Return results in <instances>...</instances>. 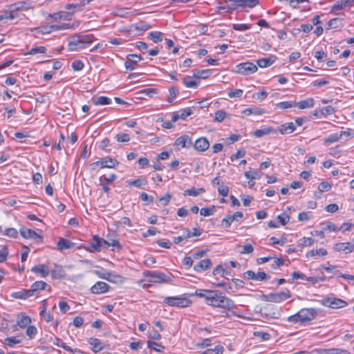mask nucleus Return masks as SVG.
<instances>
[{"label": "nucleus", "instance_id": "nucleus-44", "mask_svg": "<svg viewBox=\"0 0 354 354\" xmlns=\"http://www.w3.org/2000/svg\"><path fill=\"white\" fill-rule=\"evenodd\" d=\"M20 342H21V339H18L17 337H7L4 339V342H3V343L6 345H7L10 347H12L15 344H19Z\"/></svg>", "mask_w": 354, "mask_h": 354}, {"label": "nucleus", "instance_id": "nucleus-5", "mask_svg": "<svg viewBox=\"0 0 354 354\" xmlns=\"http://www.w3.org/2000/svg\"><path fill=\"white\" fill-rule=\"evenodd\" d=\"M320 304L326 307H328L333 309H339L346 307L348 305V302L340 298H337L333 295H330L323 298L319 301Z\"/></svg>", "mask_w": 354, "mask_h": 354}, {"label": "nucleus", "instance_id": "nucleus-21", "mask_svg": "<svg viewBox=\"0 0 354 354\" xmlns=\"http://www.w3.org/2000/svg\"><path fill=\"white\" fill-rule=\"evenodd\" d=\"M296 129V125L294 122H286L278 127V131L281 134H288L292 133Z\"/></svg>", "mask_w": 354, "mask_h": 354}, {"label": "nucleus", "instance_id": "nucleus-1", "mask_svg": "<svg viewBox=\"0 0 354 354\" xmlns=\"http://www.w3.org/2000/svg\"><path fill=\"white\" fill-rule=\"evenodd\" d=\"M207 304L214 307L222 308L227 310H232L234 308V301L228 297L224 296L217 290L209 291L207 300Z\"/></svg>", "mask_w": 354, "mask_h": 354}, {"label": "nucleus", "instance_id": "nucleus-59", "mask_svg": "<svg viewBox=\"0 0 354 354\" xmlns=\"http://www.w3.org/2000/svg\"><path fill=\"white\" fill-rule=\"evenodd\" d=\"M277 219L282 225H285L289 222L290 216L287 214L283 213L277 216Z\"/></svg>", "mask_w": 354, "mask_h": 354}, {"label": "nucleus", "instance_id": "nucleus-6", "mask_svg": "<svg viewBox=\"0 0 354 354\" xmlns=\"http://www.w3.org/2000/svg\"><path fill=\"white\" fill-rule=\"evenodd\" d=\"M291 297L290 290H286L285 291L270 293L263 296V300L265 301L280 303L283 301Z\"/></svg>", "mask_w": 354, "mask_h": 354}, {"label": "nucleus", "instance_id": "nucleus-51", "mask_svg": "<svg viewBox=\"0 0 354 354\" xmlns=\"http://www.w3.org/2000/svg\"><path fill=\"white\" fill-rule=\"evenodd\" d=\"M313 217V214L311 212H300L298 215V220L299 221H308Z\"/></svg>", "mask_w": 354, "mask_h": 354}, {"label": "nucleus", "instance_id": "nucleus-60", "mask_svg": "<svg viewBox=\"0 0 354 354\" xmlns=\"http://www.w3.org/2000/svg\"><path fill=\"white\" fill-rule=\"evenodd\" d=\"M209 291L210 290L198 289L195 291V295L204 298L206 301Z\"/></svg>", "mask_w": 354, "mask_h": 354}, {"label": "nucleus", "instance_id": "nucleus-32", "mask_svg": "<svg viewBox=\"0 0 354 354\" xmlns=\"http://www.w3.org/2000/svg\"><path fill=\"white\" fill-rule=\"evenodd\" d=\"M88 343L92 346V351L95 353L100 352L102 350V346H101V341L97 338H90L88 339Z\"/></svg>", "mask_w": 354, "mask_h": 354}, {"label": "nucleus", "instance_id": "nucleus-42", "mask_svg": "<svg viewBox=\"0 0 354 354\" xmlns=\"http://www.w3.org/2000/svg\"><path fill=\"white\" fill-rule=\"evenodd\" d=\"M327 254L326 250L324 248H319L317 250H312L306 253V257H315V256H326Z\"/></svg>", "mask_w": 354, "mask_h": 354}, {"label": "nucleus", "instance_id": "nucleus-52", "mask_svg": "<svg viewBox=\"0 0 354 354\" xmlns=\"http://www.w3.org/2000/svg\"><path fill=\"white\" fill-rule=\"evenodd\" d=\"M243 93V90L236 88L234 90H232L228 92L227 95L230 98L233 97H241Z\"/></svg>", "mask_w": 354, "mask_h": 354}, {"label": "nucleus", "instance_id": "nucleus-48", "mask_svg": "<svg viewBox=\"0 0 354 354\" xmlns=\"http://www.w3.org/2000/svg\"><path fill=\"white\" fill-rule=\"evenodd\" d=\"M142 59V57L140 55L136 54H130L127 57V62H131L132 64H137Z\"/></svg>", "mask_w": 354, "mask_h": 354}, {"label": "nucleus", "instance_id": "nucleus-7", "mask_svg": "<svg viewBox=\"0 0 354 354\" xmlns=\"http://www.w3.org/2000/svg\"><path fill=\"white\" fill-rule=\"evenodd\" d=\"M145 277H150L149 283H160L167 282L169 280V277L165 274L158 272V271H150L146 270L142 273Z\"/></svg>", "mask_w": 354, "mask_h": 354}, {"label": "nucleus", "instance_id": "nucleus-37", "mask_svg": "<svg viewBox=\"0 0 354 354\" xmlns=\"http://www.w3.org/2000/svg\"><path fill=\"white\" fill-rule=\"evenodd\" d=\"M31 322L30 317L26 315H21L19 317L17 320V325L21 328L26 327Z\"/></svg>", "mask_w": 354, "mask_h": 354}, {"label": "nucleus", "instance_id": "nucleus-28", "mask_svg": "<svg viewBox=\"0 0 354 354\" xmlns=\"http://www.w3.org/2000/svg\"><path fill=\"white\" fill-rule=\"evenodd\" d=\"M129 186H135L138 188H142L143 186L147 185V180L145 177H142L133 180H128L126 182Z\"/></svg>", "mask_w": 354, "mask_h": 354}, {"label": "nucleus", "instance_id": "nucleus-4", "mask_svg": "<svg viewBox=\"0 0 354 354\" xmlns=\"http://www.w3.org/2000/svg\"><path fill=\"white\" fill-rule=\"evenodd\" d=\"M314 106V100L313 98H308L298 102L292 101H285L277 103L276 108L279 109H287L290 108L297 107L299 109H305L312 108Z\"/></svg>", "mask_w": 354, "mask_h": 354}, {"label": "nucleus", "instance_id": "nucleus-9", "mask_svg": "<svg viewBox=\"0 0 354 354\" xmlns=\"http://www.w3.org/2000/svg\"><path fill=\"white\" fill-rule=\"evenodd\" d=\"M164 303L170 306L185 308L191 304V301L190 299L184 297H168L165 298Z\"/></svg>", "mask_w": 354, "mask_h": 354}, {"label": "nucleus", "instance_id": "nucleus-23", "mask_svg": "<svg viewBox=\"0 0 354 354\" xmlns=\"http://www.w3.org/2000/svg\"><path fill=\"white\" fill-rule=\"evenodd\" d=\"M217 102H214L212 105V102H209L208 100H204L202 101L195 102L194 103V105L192 106V109H203L205 108H211V109H215V106L216 105Z\"/></svg>", "mask_w": 354, "mask_h": 354}, {"label": "nucleus", "instance_id": "nucleus-38", "mask_svg": "<svg viewBox=\"0 0 354 354\" xmlns=\"http://www.w3.org/2000/svg\"><path fill=\"white\" fill-rule=\"evenodd\" d=\"M224 348L222 345H217L214 348H209L200 354H223Z\"/></svg>", "mask_w": 354, "mask_h": 354}, {"label": "nucleus", "instance_id": "nucleus-54", "mask_svg": "<svg viewBox=\"0 0 354 354\" xmlns=\"http://www.w3.org/2000/svg\"><path fill=\"white\" fill-rule=\"evenodd\" d=\"M214 206H212V207H203L201 209L200 214L202 216H209L214 214Z\"/></svg>", "mask_w": 354, "mask_h": 354}, {"label": "nucleus", "instance_id": "nucleus-26", "mask_svg": "<svg viewBox=\"0 0 354 354\" xmlns=\"http://www.w3.org/2000/svg\"><path fill=\"white\" fill-rule=\"evenodd\" d=\"M46 287L49 286L46 282L43 281H37L31 285L30 290L33 295L35 292L45 290Z\"/></svg>", "mask_w": 354, "mask_h": 354}, {"label": "nucleus", "instance_id": "nucleus-17", "mask_svg": "<svg viewBox=\"0 0 354 354\" xmlns=\"http://www.w3.org/2000/svg\"><path fill=\"white\" fill-rule=\"evenodd\" d=\"M209 147V142L207 138L201 137L194 142V148L196 150L203 152Z\"/></svg>", "mask_w": 354, "mask_h": 354}, {"label": "nucleus", "instance_id": "nucleus-12", "mask_svg": "<svg viewBox=\"0 0 354 354\" xmlns=\"http://www.w3.org/2000/svg\"><path fill=\"white\" fill-rule=\"evenodd\" d=\"M20 234L24 239H32L39 242H41L42 241V236L31 229L21 227L20 229Z\"/></svg>", "mask_w": 354, "mask_h": 354}, {"label": "nucleus", "instance_id": "nucleus-63", "mask_svg": "<svg viewBox=\"0 0 354 354\" xmlns=\"http://www.w3.org/2000/svg\"><path fill=\"white\" fill-rule=\"evenodd\" d=\"M331 185L328 182H322L318 186L319 190L322 192H328L331 189Z\"/></svg>", "mask_w": 354, "mask_h": 354}, {"label": "nucleus", "instance_id": "nucleus-40", "mask_svg": "<svg viewBox=\"0 0 354 354\" xmlns=\"http://www.w3.org/2000/svg\"><path fill=\"white\" fill-rule=\"evenodd\" d=\"M328 29L337 28L342 26V19L340 18H334L328 22Z\"/></svg>", "mask_w": 354, "mask_h": 354}, {"label": "nucleus", "instance_id": "nucleus-43", "mask_svg": "<svg viewBox=\"0 0 354 354\" xmlns=\"http://www.w3.org/2000/svg\"><path fill=\"white\" fill-rule=\"evenodd\" d=\"M322 228L324 232L330 231V232H336L339 230L336 225L332 222H326L322 223Z\"/></svg>", "mask_w": 354, "mask_h": 354}, {"label": "nucleus", "instance_id": "nucleus-27", "mask_svg": "<svg viewBox=\"0 0 354 354\" xmlns=\"http://www.w3.org/2000/svg\"><path fill=\"white\" fill-rule=\"evenodd\" d=\"M52 277L55 279L64 278L65 272L62 266L55 264L54 269L51 271Z\"/></svg>", "mask_w": 354, "mask_h": 354}, {"label": "nucleus", "instance_id": "nucleus-57", "mask_svg": "<svg viewBox=\"0 0 354 354\" xmlns=\"http://www.w3.org/2000/svg\"><path fill=\"white\" fill-rule=\"evenodd\" d=\"M268 95V93L266 91H261L257 93H255L252 95V97L256 100H263Z\"/></svg>", "mask_w": 354, "mask_h": 354}, {"label": "nucleus", "instance_id": "nucleus-3", "mask_svg": "<svg viewBox=\"0 0 354 354\" xmlns=\"http://www.w3.org/2000/svg\"><path fill=\"white\" fill-rule=\"evenodd\" d=\"M317 315L316 309L313 308H302L295 315L289 316L288 322L292 324H305L313 320Z\"/></svg>", "mask_w": 354, "mask_h": 354}, {"label": "nucleus", "instance_id": "nucleus-62", "mask_svg": "<svg viewBox=\"0 0 354 354\" xmlns=\"http://www.w3.org/2000/svg\"><path fill=\"white\" fill-rule=\"evenodd\" d=\"M8 254V250L6 246H3L0 250V263L4 262Z\"/></svg>", "mask_w": 354, "mask_h": 354}, {"label": "nucleus", "instance_id": "nucleus-11", "mask_svg": "<svg viewBox=\"0 0 354 354\" xmlns=\"http://www.w3.org/2000/svg\"><path fill=\"white\" fill-rule=\"evenodd\" d=\"M257 71V66L251 62H243L236 66V72L243 75L252 74Z\"/></svg>", "mask_w": 354, "mask_h": 354}, {"label": "nucleus", "instance_id": "nucleus-36", "mask_svg": "<svg viewBox=\"0 0 354 354\" xmlns=\"http://www.w3.org/2000/svg\"><path fill=\"white\" fill-rule=\"evenodd\" d=\"M205 192V189L204 188H198L196 189L195 187H192L191 189H187L184 192L185 196H197L199 194L204 193Z\"/></svg>", "mask_w": 354, "mask_h": 354}, {"label": "nucleus", "instance_id": "nucleus-13", "mask_svg": "<svg viewBox=\"0 0 354 354\" xmlns=\"http://www.w3.org/2000/svg\"><path fill=\"white\" fill-rule=\"evenodd\" d=\"M102 249V241L98 235H94L90 242L88 250L94 252H100Z\"/></svg>", "mask_w": 354, "mask_h": 354}, {"label": "nucleus", "instance_id": "nucleus-64", "mask_svg": "<svg viewBox=\"0 0 354 354\" xmlns=\"http://www.w3.org/2000/svg\"><path fill=\"white\" fill-rule=\"evenodd\" d=\"M118 142H127L130 140V137L127 133H119L116 136Z\"/></svg>", "mask_w": 354, "mask_h": 354}, {"label": "nucleus", "instance_id": "nucleus-49", "mask_svg": "<svg viewBox=\"0 0 354 354\" xmlns=\"http://www.w3.org/2000/svg\"><path fill=\"white\" fill-rule=\"evenodd\" d=\"M244 176L246 178L251 180L260 178V174L257 170L252 171H245L244 173Z\"/></svg>", "mask_w": 354, "mask_h": 354}, {"label": "nucleus", "instance_id": "nucleus-24", "mask_svg": "<svg viewBox=\"0 0 354 354\" xmlns=\"http://www.w3.org/2000/svg\"><path fill=\"white\" fill-rule=\"evenodd\" d=\"M319 354H351V353L346 349L340 348H331L328 349H320L318 351Z\"/></svg>", "mask_w": 354, "mask_h": 354}, {"label": "nucleus", "instance_id": "nucleus-22", "mask_svg": "<svg viewBox=\"0 0 354 354\" xmlns=\"http://www.w3.org/2000/svg\"><path fill=\"white\" fill-rule=\"evenodd\" d=\"M75 245V243L71 242V241L66 239L64 238H59V241L57 243V249L59 251H63L64 250L71 249Z\"/></svg>", "mask_w": 354, "mask_h": 354}, {"label": "nucleus", "instance_id": "nucleus-56", "mask_svg": "<svg viewBox=\"0 0 354 354\" xmlns=\"http://www.w3.org/2000/svg\"><path fill=\"white\" fill-rule=\"evenodd\" d=\"M246 153V151L245 150L242 148V149H239L236 153L233 154L231 157H230V159L232 161H234V160H236V159H239L240 158H243V156H245Z\"/></svg>", "mask_w": 354, "mask_h": 354}, {"label": "nucleus", "instance_id": "nucleus-39", "mask_svg": "<svg viewBox=\"0 0 354 354\" xmlns=\"http://www.w3.org/2000/svg\"><path fill=\"white\" fill-rule=\"evenodd\" d=\"M183 82L187 88L196 87L198 84V82L193 80L191 76H185L183 80Z\"/></svg>", "mask_w": 354, "mask_h": 354}, {"label": "nucleus", "instance_id": "nucleus-53", "mask_svg": "<svg viewBox=\"0 0 354 354\" xmlns=\"http://www.w3.org/2000/svg\"><path fill=\"white\" fill-rule=\"evenodd\" d=\"M107 272H105L104 270H95V273L101 279H106L110 282H113V279H109V275L106 274Z\"/></svg>", "mask_w": 354, "mask_h": 354}, {"label": "nucleus", "instance_id": "nucleus-16", "mask_svg": "<svg viewBox=\"0 0 354 354\" xmlns=\"http://www.w3.org/2000/svg\"><path fill=\"white\" fill-rule=\"evenodd\" d=\"M212 266V262L209 259H205L201 260L193 267V269L196 272H202L209 269Z\"/></svg>", "mask_w": 354, "mask_h": 354}, {"label": "nucleus", "instance_id": "nucleus-50", "mask_svg": "<svg viewBox=\"0 0 354 354\" xmlns=\"http://www.w3.org/2000/svg\"><path fill=\"white\" fill-rule=\"evenodd\" d=\"M3 234L6 235L11 238H17L18 236V232L15 228L10 227L6 229L3 232Z\"/></svg>", "mask_w": 354, "mask_h": 354}, {"label": "nucleus", "instance_id": "nucleus-34", "mask_svg": "<svg viewBox=\"0 0 354 354\" xmlns=\"http://www.w3.org/2000/svg\"><path fill=\"white\" fill-rule=\"evenodd\" d=\"M116 179V175L114 174H111L108 176L103 175L100 177V185H108L113 182Z\"/></svg>", "mask_w": 354, "mask_h": 354}, {"label": "nucleus", "instance_id": "nucleus-25", "mask_svg": "<svg viewBox=\"0 0 354 354\" xmlns=\"http://www.w3.org/2000/svg\"><path fill=\"white\" fill-rule=\"evenodd\" d=\"M242 8H253L259 3V0H232Z\"/></svg>", "mask_w": 354, "mask_h": 354}, {"label": "nucleus", "instance_id": "nucleus-45", "mask_svg": "<svg viewBox=\"0 0 354 354\" xmlns=\"http://www.w3.org/2000/svg\"><path fill=\"white\" fill-rule=\"evenodd\" d=\"M149 37L155 43H158L162 40V34L160 32H151L149 33Z\"/></svg>", "mask_w": 354, "mask_h": 354}, {"label": "nucleus", "instance_id": "nucleus-14", "mask_svg": "<svg viewBox=\"0 0 354 354\" xmlns=\"http://www.w3.org/2000/svg\"><path fill=\"white\" fill-rule=\"evenodd\" d=\"M174 145L178 149L189 148L192 147V141L191 138L188 135H183L176 140Z\"/></svg>", "mask_w": 354, "mask_h": 354}, {"label": "nucleus", "instance_id": "nucleus-20", "mask_svg": "<svg viewBox=\"0 0 354 354\" xmlns=\"http://www.w3.org/2000/svg\"><path fill=\"white\" fill-rule=\"evenodd\" d=\"M31 271L39 274L41 277L44 278L50 273L49 268L45 264H39L38 266H34L31 268Z\"/></svg>", "mask_w": 354, "mask_h": 354}, {"label": "nucleus", "instance_id": "nucleus-30", "mask_svg": "<svg viewBox=\"0 0 354 354\" xmlns=\"http://www.w3.org/2000/svg\"><path fill=\"white\" fill-rule=\"evenodd\" d=\"M57 28H58L57 26H55V25L42 26L40 27L35 28L33 30L37 33L48 34L54 31L55 29Z\"/></svg>", "mask_w": 354, "mask_h": 354}, {"label": "nucleus", "instance_id": "nucleus-33", "mask_svg": "<svg viewBox=\"0 0 354 354\" xmlns=\"http://www.w3.org/2000/svg\"><path fill=\"white\" fill-rule=\"evenodd\" d=\"M92 102L95 105H106L111 103V100L106 96H99L92 99Z\"/></svg>", "mask_w": 354, "mask_h": 354}, {"label": "nucleus", "instance_id": "nucleus-2", "mask_svg": "<svg viewBox=\"0 0 354 354\" xmlns=\"http://www.w3.org/2000/svg\"><path fill=\"white\" fill-rule=\"evenodd\" d=\"M94 35L92 34L82 35L77 34L73 36L68 44V48L71 51H78L86 48L94 40Z\"/></svg>", "mask_w": 354, "mask_h": 354}, {"label": "nucleus", "instance_id": "nucleus-10", "mask_svg": "<svg viewBox=\"0 0 354 354\" xmlns=\"http://www.w3.org/2000/svg\"><path fill=\"white\" fill-rule=\"evenodd\" d=\"M118 164L119 162L116 159L106 156L93 162L91 166L93 169H95L97 166H100V168H114Z\"/></svg>", "mask_w": 354, "mask_h": 354}, {"label": "nucleus", "instance_id": "nucleus-8", "mask_svg": "<svg viewBox=\"0 0 354 354\" xmlns=\"http://www.w3.org/2000/svg\"><path fill=\"white\" fill-rule=\"evenodd\" d=\"M25 5V2H18L9 6L8 10L3 12L6 19L12 20L19 17L18 12L26 9Z\"/></svg>", "mask_w": 354, "mask_h": 354}, {"label": "nucleus", "instance_id": "nucleus-61", "mask_svg": "<svg viewBox=\"0 0 354 354\" xmlns=\"http://www.w3.org/2000/svg\"><path fill=\"white\" fill-rule=\"evenodd\" d=\"M169 92L170 96L168 98V101L172 102L174 99H175L178 94V89L176 87H171L169 89Z\"/></svg>", "mask_w": 354, "mask_h": 354}, {"label": "nucleus", "instance_id": "nucleus-31", "mask_svg": "<svg viewBox=\"0 0 354 354\" xmlns=\"http://www.w3.org/2000/svg\"><path fill=\"white\" fill-rule=\"evenodd\" d=\"M194 77L197 79H206L210 76L212 71L209 69L205 70H194Z\"/></svg>", "mask_w": 354, "mask_h": 354}, {"label": "nucleus", "instance_id": "nucleus-29", "mask_svg": "<svg viewBox=\"0 0 354 354\" xmlns=\"http://www.w3.org/2000/svg\"><path fill=\"white\" fill-rule=\"evenodd\" d=\"M12 296L16 299H26L32 296V295L30 289H22L12 293Z\"/></svg>", "mask_w": 354, "mask_h": 354}, {"label": "nucleus", "instance_id": "nucleus-58", "mask_svg": "<svg viewBox=\"0 0 354 354\" xmlns=\"http://www.w3.org/2000/svg\"><path fill=\"white\" fill-rule=\"evenodd\" d=\"M192 112H182L180 115L174 114L172 115V122H176L179 118L185 120L187 117L189 116Z\"/></svg>", "mask_w": 354, "mask_h": 354}, {"label": "nucleus", "instance_id": "nucleus-46", "mask_svg": "<svg viewBox=\"0 0 354 354\" xmlns=\"http://www.w3.org/2000/svg\"><path fill=\"white\" fill-rule=\"evenodd\" d=\"M147 346L149 348L158 352H162L165 347L156 342L152 341L147 342Z\"/></svg>", "mask_w": 354, "mask_h": 354}, {"label": "nucleus", "instance_id": "nucleus-41", "mask_svg": "<svg viewBox=\"0 0 354 354\" xmlns=\"http://www.w3.org/2000/svg\"><path fill=\"white\" fill-rule=\"evenodd\" d=\"M271 132L272 129L270 127H267L256 130L253 132V136L256 138H261L263 136L270 134Z\"/></svg>", "mask_w": 354, "mask_h": 354}, {"label": "nucleus", "instance_id": "nucleus-55", "mask_svg": "<svg viewBox=\"0 0 354 354\" xmlns=\"http://www.w3.org/2000/svg\"><path fill=\"white\" fill-rule=\"evenodd\" d=\"M229 219L232 223L233 221H239L243 216V214L241 212H236L232 215H227Z\"/></svg>", "mask_w": 354, "mask_h": 354}, {"label": "nucleus", "instance_id": "nucleus-18", "mask_svg": "<svg viewBox=\"0 0 354 354\" xmlns=\"http://www.w3.org/2000/svg\"><path fill=\"white\" fill-rule=\"evenodd\" d=\"M109 286L103 281H97L91 288V292L93 294H102L109 290Z\"/></svg>", "mask_w": 354, "mask_h": 354}, {"label": "nucleus", "instance_id": "nucleus-15", "mask_svg": "<svg viewBox=\"0 0 354 354\" xmlns=\"http://www.w3.org/2000/svg\"><path fill=\"white\" fill-rule=\"evenodd\" d=\"M350 132L346 131H342L339 133H335L329 135L325 140H324V145H330L332 143H334L335 142L339 141L344 136H349Z\"/></svg>", "mask_w": 354, "mask_h": 354}, {"label": "nucleus", "instance_id": "nucleus-47", "mask_svg": "<svg viewBox=\"0 0 354 354\" xmlns=\"http://www.w3.org/2000/svg\"><path fill=\"white\" fill-rule=\"evenodd\" d=\"M46 48L45 46H37L35 48H32L30 50L27 55H35L37 53H46Z\"/></svg>", "mask_w": 354, "mask_h": 354}, {"label": "nucleus", "instance_id": "nucleus-35", "mask_svg": "<svg viewBox=\"0 0 354 354\" xmlns=\"http://www.w3.org/2000/svg\"><path fill=\"white\" fill-rule=\"evenodd\" d=\"M274 62V59L272 57L259 59L257 60V64L261 68H266L272 65Z\"/></svg>", "mask_w": 354, "mask_h": 354}, {"label": "nucleus", "instance_id": "nucleus-19", "mask_svg": "<svg viewBox=\"0 0 354 354\" xmlns=\"http://www.w3.org/2000/svg\"><path fill=\"white\" fill-rule=\"evenodd\" d=\"M333 249L337 252H344L345 253H350L354 250V244L350 242L338 243L334 245Z\"/></svg>", "mask_w": 354, "mask_h": 354}]
</instances>
